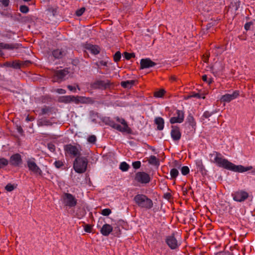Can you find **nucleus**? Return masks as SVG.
Segmentation results:
<instances>
[{
  "label": "nucleus",
  "instance_id": "obj_1",
  "mask_svg": "<svg viewBox=\"0 0 255 255\" xmlns=\"http://www.w3.org/2000/svg\"><path fill=\"white\" fill-rule=\"evenodd\" d=\"M215 152L216 156L212 162L215 163L220 167L239 173L245 172L253 169L252 166L245 167L242 165H235L228 159L223 158L220 153Z\"/></svg>",
  "mask_w": 255,
  "mask_h": 255
},
{
  "label": "nucleus",
  "instance_id": "obj_2",
  "mask_svg": "<svg viewBox=\"0 0 255 255\" xmlns=\"http://www.w3.org/2000/svg\"><path fill=\"white\" fill-rule=\"evenodd\" d=\"M133 200L138 207L146 210L151 209L153 206L152 200L145 194H137L134 197Z\"/></svg>",
  "mask_w": 255,
  "mask_h": 255
},
{
  "label": "nucleus",
  "instance_id": "obj_3",
  "mask_svg": "<svg viewBox=\"0 0 255 255\" xmlns=\"http://www.w3.org/2000/svg\"><path fill=\"white\" fill-rule=\"evenodd\" d=\"M88 163V158L80 155L75 158L73 162V169L78 173H83L87 170Z\"/></svg>",
  "mask_w": 255,
  "mask_h": 255
},
{
  "label": "nucleus",
  "instance_id": "obj_4",
  "mask_svg": "<svg viewBox=\"0 0 255 255\" xmlns=\"http://www.w3.org/2000/svg\"><path fill=\"white\" fill-rule=\"evenodd\" d=\"M77 146L73 145L71 144H67L64 145V150L66 155H68L70 156L74 157L76 158L80 155H81V151L79 148H81V146L77 144Z\"/></svg>",
  "mask_w": 255,
  "mask_h": 255
},
{
  "label": "nucleus",
  "instance_id": "obj_5",
  "mask_svg": "<svg viewBox=\"0 0 255 255\" xmlns=\"http://www.w3.org/2000/svg\"><path fill=\"white\" fill-rule=\"evenodd\" d=\"M111 85V83L109 80H107L106 81L97 80L90 84V88L93 90H106L110 88Z\"/></svg>",
  "mask_w": 255,
  "mask_h": 255
},
{
  "label": "nucleus",
  "instance_id": "obj_6",
  "mask_svg": "<svg viewBox=\"0 0 255 255\" xmlns=\"http://www.w3.org/2000/svg\"><path fill=\"white\" fill-rule=\"evenodd\" d=\"M62 199L64 205L70 208L75 207L77 204V200L74 195L70 193H64Z\"/></svg>",
  "mask_w": 255,
  "mask_h": 255
},
{
  "label": "nucleus",
  "instance_id": "obj_7",
  "mask_svg": "<svg viewBox=\"0 0 255 255\" xmlns=\"http://www.w3.org/2000/svg\"><path fill=\"white\" fill-rule=\"evenodd\" d=\"M134 180L139 183L146 184L150 182L151 178L148 173L144 171H139L135 173Z\"/></svg>",
  "mask_w": 255,
  "mask_h": 255
},
{
  "label": "nucleus",
  "instance_id": "obj_8",
  "mask_svg": "<svg viewBox=\"0 0 255 255\" xmlns=\"http://www.w3.org/2000/svg\"><path fill=\"white\" fill-rule=\"evenodd\" d=\"M233 200L239 202H242L247 199L249 196V193L243 190H239L232 194Z\"/></svg>",
  "mask_w": 255,
  "mask_h": 255
},
{
  "label": "nucleus",
  "instance_id": "obj_9",
  "mask_svg": "<svg viewBox=\"0 0 255 255\" xmlns=\"http://www.w3.org/2000/svg\"><path fill=\"white\" fill-rule=\"evenodd\" d=\"M165 242L171 250H176L181 245L175 238L174 233H173L170 236H167Z\"/></svg>",
  "mask_w": 255,
  "mask_h": 255
},
{
  "label": "nucleus",
  "instance_id": "obj_10",
  "mask_svg": "<svg viewBox=\"0 0 255 255\" xmlns=\"http://www.w3.org/2000/svg\"><path fill=\"white\" fill-rule=\"evenodd\" d=\"M32 160L29 159L27 161V165L28 169L32 172L34 174L39 176L42 175V171L41 169L37 166L36 163L33 161L35 160L34 158H32Z\"/></svg>",
  "mask_w": 255,
  "mask_h": 255
},
{
  "label": "nucleus",
  "instance_id": "obj_11",
  "mask_svg": "<svg viewBox=\"0 0 255 255\" xmlns=\"http://www.w3.org/2000/svg\"><path fill=\"white\" fill-rule=\"evenodd\" d=\"M8 162L11 166L19 167L22 163L21 156L19 153L13 154L10 157Z\"/></svg>",
  "mask_w": 255,
  "mask_h": 255
},
{
  "label": "nucleus",
  "instance_id": "obj_12",
  "mask_svg": "<svg viewBox=\"0 0 255 255\" xmlns=\"http://www.w3.org/2000/svg\"><path fill=\"white\" fill-rule=\"evenodd\" d=\"M17 21L21 23H31L34 22L35 17L32 15L22 16L20 13L17 14Z\"/></svg>",
  "mask_w": 255,
  "mask_h": 255
},
{
  "label": "nucleus",
  "instance_id": "obj_13",
  "mask_svg": "<svg viewBox=\"0 0 255 255\" xmlns=\"http://www.w3.org/2000/svg\"><path fill=\"white\" fill-rule=\"evenodd\" d=\"M83 47L89 50L92 54L97 55L100 53L101 48L98 45H93L90 43L86 42L83 45Z\"/></svg>",
  "mask_w": 255,
  "mask_h": 255
},
{
  "label": "nucleus",
  "instance_id": "obj_14",
  "mask_svg": "<svg viewBox=\"0 0 255 255\" xmlns=\"http://www.w3.org/2000/svg\"><path fill=\"white\" fill-rule=\"evenodd\" d=\"M156 65V63L152 61L149 58L141 59L140 62V69L149 68L155 66Z\"/></svg>",
  "mask_w": 255,
  "mask_h": 255
},
{
  "label": "nucleus",
  "instance_id": "obj_15",
  "mask_svg": "<svg viewBox=\"0 0 255 255\" xmlns=\"http://www.w3.org/2000/svg\"><path fill=\"white\" fill-rule=\"evenodd\" d=\"M240 95V91L236 90L232 94H226L222 96L220 99L221 102H230L232 100L237 98Z\"/></svg>",
  "mask_w": 255,
  "mask_h": 255
},
{
  "label": "nucleus",
  "instance_id": "obj_16",
  "mask_svg": "<svg viewBox=\"0 0 255 255\" xmlns=\"http://www.w3.org/2000/svg\"><path fill=\"white\" fill-rule=\"evenodd\" d=\"M171 136L174 141L179 140L181 137V133L179 127L177 126H171Z\"/></svg>",
  "mask_w": 255,
  "mask_h": 255
},
{
  "label": "nucleus",
  "instance_id": "obj_17",
  "mask_svg": "<svg viewBox=\"0 0 255 255\" xmlns=\"http://www.w3.org/2000/svg\"><path fill=\"white\" fill-rule=\"evenodd\" d=\"M22 47V44L20 43H11L7 44L2 42L0 43V47L1 49L13 50L17 49Z\"/></svg>",
  "mask_w": 255,
  "mask_h": 255
},
{
  "label": "nucleus",
  "instance_id": "obj_18",
  "mask_svg": "<svg viewBox=\"0 0 255 255\" xmlns=\"http://www.w3.org/2000/svg\"><path fill=\"white\" fill-rule=\"evenodd\" d=\"M113 231V227L110 224H104L100 230L101 234L104 236H108Z\"/></svg>",
  "mask_w": 255,
  "mask_h": 255
},
{
  "label": "nucleus",
  "instance_id": "obj_19",
  "mask_svg": "<svg viewBox=\"0 0 255 255\" xmlns=\"http://www.w3.org/2000/svg\"><path fill=\"white\" fill-rule=\"evenodd\" d=\"M224 67L222 66L220 62H216L215 66H211L210 67V69L211 72L216 76L218 73L223 70Z\"/></svg>",
  "mask_w": 255,
  "mask_h": 255
},
{
  "label": "nucleus",
  "instance_id": "obj_20",
  "mask_svg": "<svg viewBox=\"0 0 255 255\" xmlns=\"http://www.w3.org/2000/svg\"><path fill=\"white\" fill-rule=\"evenodd\" d=\"M137 82V81L135 80L123 81L121 82V86L124 89H130Z\"/></svg>",
  "mask_w": 255,
  "mask_h": 255
},
{
  "label": "nucleus",
  "instance_id": "obj_21",
  "mask_svg": "<svg viewBox=\"0 0 255 255\" xmlns=\"http://www.w3.org/2000/svg\"><path fill=\"white\" fill-rule=\"evenodd\" d=\"M196 165L198 171H199L203 176H205L207 174V170L203 165L201 159L197 160L196 161Z\"/></svg>",
  "mask_w": 255,
  "mask_h": 255
},
{
  "label": "nucleus",
  "instance_id": "obj_22",
  "mask_svg": "<svg viewBox=\"0 0 255 255\" xmlns=\"http://www.w3.org/2000/svg\"><path fill=\"white\" fill-rule=\"evenodd\" d=\"M66 54V52L62 49H56L52 51V55L55 59H61Z\"/></svg>",
  "mask_w": 255,
  "mask_h": 255
},
{
  "label": "nucleus",
  "instance_id": "obj_23",
  "mask_svg": "<svg viewBox=\"0 0 255 255\" xmlns=\"http://www.w3.org/2000/svg\"><path fill=\"white\" fill-rule=\"evenodd\" d=\"M81 99V104H93L95 103H97L98 104H101V103L100 101H96L95 99L92 97H86L84 96H81L80 98Z\"/></svg>",
  "mask_w": 255,
  "mask_h": 255
},
{
  "label": "nucleus",
  "instance_id": "obj_24",
  "mask_svg": "<svg viewBox=\"0 0 255 255\" xmlns=\"http://www.w3.org/2000/svg\"><path fill=\"white\" fill-rule=\"evenodd\" d=\"M154 124L157 126V129L162 130L164 127V120L161 117H156L154 120Z\"/></svg>",
  "mask_w": 255,
  "mask_h": 255
},
{
  "label": "nucleus",
  "instance_id": "obj_25",
  "mask_svg": "<svg viewBox=\"0 0 255 255\" xmlns=\"http://www.w3.org/2000/svg\"><path fill=\"white\" fill-rule=\"evenodd\" d=\"M72 95L60 96L58 102L61 103L68 104L72 102Z\"/></svg>",
  "mask_w": 255,
  "mask_h": 255
},
{
  "label": "nucleus",
  "instance_id": "obj_26",
  "mask_svg": "<svg viewBox=\"0 0 255 255\" xmlns=\"http://www.w3.org/2000/svg\"><path fill=\"white\" fill-rule=\"evenodd\" d=\"M69 73L68 71L65 69L57 71L55 76L58 80L63 79Z\"/></svg>",
  "mask_w": 255,
  "mask_h": 255
},
{
  "label": "nucleus",
  "instance_id": "obj_27",
  "mask_svg": "<svg viewBox=\"0 0 255 255\" xmlns=\"http://www.w3.org/2000/svg\"><path fill=\"white\" fill-rule=\"evenodd\" d=\"M121 124L124 126L122 132H126L128 134H132V130L128 126L125 119H122Z\"/></svg>",
  "mask_w": 255,
  "mask_h": 255
},
{
  "label": "nucleus",
  "instance_id": "obj_28",
  "mask_svg": "<svg viewBox=\"0 0 255 255\" xmlns=\"http://www.w3.org/2000/svg\"><path fill=\"white\" fill-rule=\"evenodd\" d=\"M186 120L187 122L189 123V125L192 127V128H193L194 130H195L196 127V123L195 121L194 117H193L191 113H190L188 115Z\"/></svg>",
  "mask_w": 255,
  "mask_h": 255
},
{
  "label": "nucleus",
  "instance_id": "obj_29",
  "mask_svg": "<svg viewBox=\"0 0 255 255\" xmlns=\"http://www.w3.org/2000/svg\"><path fill=\"white\" fill-rule=\"evenodd\" d=\"M54 109L53 107L44 105L41 110L40 115H44L51 113Z\"/></svg>",
  "mask_w": 255,
  "mask_h": 255
},
{
  "label": "nucleus",
  "instance_id": "obj_30",
  "mask_svg": "<svg viewBox=\"0 0 255 255\" xmlns=\"http://www.w3.org/2000/svg\"><path fill=\"white\" fill-rule=\"evenodd\" d=\"M37 125L39 127H42L44 126H51L53 125V124L49 120H47L46 119H42L37 121Z\"/></svg>",
  "mask_w": 255,
  "mask_h": 255
},
{
  "label": "nucleus",
  "instance_id": "obj_31",
  "mask_svg": "<svg viewBox=\"0 0 255 255\" xmlns=\"http://www.w3.org/2000/svg\"><path fill=\"white\" fill-rule=\"evenodd\" d=\"M150 164L158 166L160 164L159 159L157 158L154 155H151L148 160Z\"/></svg>",
  "mask_w": 255,
  "mask_h": 255
},
{
  "label": "nucleus",
  "instance_id": "obj_32",
  "mask_svg": "<svg viewBox=\"0 0 255 255\" xmlns=\"http://www.w3.org/2000/svg\"><path fill=\"white\" fill-rule=\"evenodd\" d=\"M54 165L55 167L58 169L64 170L66 168L64 164V162L62 160H55L54 162Z\"/></svg>",
  "mask_w": 255,
  "mask_h": 255
},
{
  "label": "nucleus",
  "instance_id": "obj_33",
  "mask_svg": "<svg viewBox=\"0 0 255 255\" xmlns=\"http://www.w3.org/2000/svg\"><path fill=\"white\" fill-rule=\"evenodd\" d=\"M99 113L94 111H90L89 112V116L91 121L95 123H97V119L99 117Z\"/></svg>",
  "mask_w": 255,
  "mask_h": 255
},
{
  "label": "nucleus",
  "instance_id": "obj_34",
  "mask_svg": "<svg viewBox=\"0 0 255 255\" xmlns=\"http://www.w3.org/2000/svg\"><path fill=\"white\" fill-rule=\"evenodd\" d=\"M86 214V211L84 208H79L76 212V217L78 219H81Z\"/></svg>",
  "mask_w": 255,
  "mask_h": 255
},
{
  "label": "nucleus",
  "instance_id": "obj_35",
  "mask_svg": "<svg viewBox=\"0 0 255 255\" xmlns=\"http://www.w3.org/2000/svg\"><path fill=\"white\" fill-rule=\"evenodd\" d=\"M102 121L105 123L106 125H108L112 128L115 125V122L112 120L109 117H104L102 119Z\"/></svg>",
  "mask_w": 255,
  "mask_h": 255
},
{
  "label": "nucleus",
  "instance_id": "obj_36",
  "mask_svg": "<svg viewBox=\"0 0 255 255\" xmlns=\"http://www.w3.org/2000/svg\"><path fill=\"white\" fill-rule=\"evenodd\" d=\"M11 68L14 69H19L21 68V61L20 60H13L11 62Z\"/></svg>",
  "mask_w": 255,
  "mask_h": 255
},
{
  "label": "nucleus",
  "instance_id": "obj_37",
  "mask_svg": "<svg viewBox=\"0 0 255 255\" xmlns=\"http://www.w3.org/2000/svg\"><path fill=\"white\" fill-rule=\"evenodd\" d=\"M170 174L171 176L170 179H175L179 174V171L177 169L174 168L171 169Z\"/></svg>",
  "mask_w": 255,
  "mask_h": 255
},
{
  "label": "nucleus",
  "instance_id": "obj_38",
  "mask_svg": "<svg viewBox=\"0 0 255 255\" xmlns=\"http://www.w3.org/2000/svg\"><path fill=\"white\" fill-rule=\"evenodd\" d=\"M166 93L163 89H161L158 91L154 92L153 96L156 98H162Z\"/></svg>",
  "mask_w": 255,
  "mask_h": 255
},
{
  "label": "nucleus",
  "instance_id": "obj_39",
  "mask_svg": "<svg viewBox=\"0 0 255 255\" xmlns=\"http://www.w3.org/2000/svg\"><path fill=\"white\" fill-rule=\"evenodd\" d=\"M8 163V160L7 159L4 157H0V169L6 166Z\"/></svg>",
  "mask_w": 255,
  "mask_h": 255
},
{
  "label": "nucleus",
  "instance_id": "obj_40",
  "mask_svg": "<svg viewBox=\"0 0 255 255\" xmlns=\"http://www.w3.org/2000/svg\"><path fill=\"white\" fill-rule=\"evenodd\" d=\"M129 167V165L126 162H122L120 165V169L122 171H127Z\"/></svg>",
  "mask_w": 255,
  "mask_h": 255
},
{
  "label": "nucleus",
  "instance_id": "obj_41",
  "mask_svg": "<svg viewBox=\"0 0 255 255\" xmlns=\"http://www.w3.org/2000/svg\"><path fill=\"white\" fill-rule=\"evenodd\" d=\"M123 56L126 60H129L131 58H134L135 57V54L134 53H129L128 52H125L123 53Z\"/></svg>",
  "mask_w": 255,
  "mask_h": 255
},
{
  "label": "nucleus",
  "instance_id": "obj_42",
  "mask_svg": "<svg viewBox=\"0 0 255 255\" xmlns=\"http://www.w3.org/2000/svg\"><path fill=\"white\" fill-rule=\"evenodd\" d=\"M255 21V19H254L251 21L247 22L245 23L244 25V28L246 31H248L251 30L252 28V26L254 25V22Z\"/></svg>",
  "mask_w": 255,
  "mask_h": 255
},
{
  "label": "nucleus",
  "instance_id": "obj_43",
  "mask_svg": "<svg viewBox=\"0 0 255 255\" xmlns=\"http://www.w3.org/2000/svg\"><path fill=\"white\" fill-rule=\"evenodd\" d=\"M83 224H84V230L85 232L88 233L92 232L93 225L90 224H86L84 222L83 223Z\"/></svg>",
  "mask_w": 255,
  "mask_h": 255
},
{
  "label": "nucleus",
  "instance_id": "obj_44",
  "mask_svg": "<svg viewBox=\"0 0 255 255\" xmlns=\"http://www.w3.org/2000/svg\"><path fill=\"white\" fill-rule=\"evenodd\" d=\"M218 112V111L217 110H215L214 111H213L212 112H209V111H205L203 115V117L204 118H206V119H208L210 117H211L212 115L215 114L216 113H217Z\"/></svg>",
  "mask_w": 255,
  "mask_h": 255
},
{
  "label": "nucleus",
  "instance_id": "obj_45",
  "mask_svg": "<svg viewBox=\"0 0 255 255\" xmlns=\"http://www.w3.org/2000/svg\"><path fill=\"white\" fill-rule=\"evenodd\" d=\"M113 58L115 62H118L120 61L121 58V53L120 51H117L113 55Z\"/></svg>",
  "mask_w": 255,
  "mask_h": 255
},
{
  "label": "nucleus",
  "instance_id": "obj_46",
  "mask_svg": "<svg viewBox=\"0 0 255 255\" xmlns=\"http://www.w3.org/2000/svg\"><path fill=\"white\" fill-rule=\"evenodd\" d=\"M180 120L181 119H179L177 117H173L170 119L169 122L171 124H174L175 123H182V122Z\"/></svg>",
  "mask_w": 255,
  "mask_h": 255
},
{
  "label": "nucleus",
  "instance_id": "obj_47",
  "mask_svg": "<svg viewBox=\"0 0 255 255\" xmlns=\"http://www.w3.org/2000/svg\"><path fill=\"white\" fill-rule=\"evenodd\" d=\"M16 188V185H14V184H12L11 183H8L5 186V189L8 192H11V191H13Z\"/></svg>",
  "mask_w": 255,
  "mask_h": 255
},
{
  "label": "nucleus",
  "instance_id": "obj_48",
  "mask_svg": "<svg viewBox=\"0 0 255 255\" xmlns=\"http://www.w3.org/2000/svg\"><path fill=\"white\" fill-rule=\"evenodd\" d=\"M180 170L181 172V173L183 175H186L188 174H189L190 169L187 166H184L183 167H181L180 168Z\"/></svg>",
  "mask_w": 255,
  "mask_h": 255
},
{
  "label": "nucleus",
  "instance_id": "obj_49",
  "mask_svg": "<svg viewBox=\"0 0 255 255\" xmlns=\"http://www.w3.org/2000/svg\"><path fill=\"white\" fill-rule=\"evenodd\" d=\"M72 102H74L76 104H79L80 103L81 104V99L80 98L81 96H74L72 95Z\"/></svg>",
  "mask_w": 255,
  "mask_h": 255
},
{
  "label": "nucleus",
  "instance_id": "obj_50",
  "mask_svg": "<svg viewBox=\"0 0 255 255\" xmlns=\"http://www.w3.org/2000/svg\"><path fill=\"white\" fill-rule=\"evenodd\" d=\"M19 10L23 13H27L28 12L29 8L25 5H21L19 6Z\"/></svg>",
  "mask_w": 255,
  "mask_h": 255
},
{
  "label": "nucleus",
  "instance_id": "obj_51",
  "mask_svg": "<svg viewBox=\"0 0 255 255\" xmlns=\"http://www.w3.org/2000/svg\"><path fill=\"white\" fill-rule=\"evenodd\" d=\"M189 98H197L198 99H205V96H202V95L199 93H196L194 92H192L191 94L188 96Z\"/></svg>",
  "mask_w": 255,
  "mask_h": 255
},
{
  "label": "nucleus",
  "instance_id": "obj_52",
  "mask_svg": "<svg viewBox=\"0 0 255 255\" xmlns=\"http://www.w3.org/2000/svg\"><path fill=\"white\" fill-rule=\"evenodd\" d=\"M176 114L177 115V117L179 119H181V121L183 122L184 119V113L183 111L177 110Z\"/></svg>",
  "mask_w": 255,
  "mask_h": 255
},
{
  "label": "nucleus",
  "instance_id": "obj_53",
  "mask_svg": "<svg viewBox=\"0 0 255 255\" xmlns=\"http://www.w3.org/2000/svg\"><path fill=\"white\" fill-rule=\"evenodd\" d=\"M112 213L111 209L109 208H106L101 211V214L104 216H108Z\"/></svg>",
  "mask_w": 255,
  "mask_h": 255
},
{
  "label": "nucleus",
  "instance_id": "obj_54",
  "mask_svg": "<svg viewBox=\"0 0 255 255\" xmlns=\"http://www.w3.org/2000/svg\"><path fill=\"white\" fill-rule=\"evenodd\" d=\"M231 4L233 6L235 7V10L237 11L240 7L241 1L240 0H234V3L232 2Z\"/></svg>",
  "mask_w": 255,
  "mask_h": 255
},
{
  "label": "nucleus",
  "instance_id": "obj_55",
  "mask_svg": "<svg viewBox=\"0 0 255 255\" xmlns=\"http://www.w3.org/2000/svg\"><path fill=\"white\" fill-rule=\"evenodd\" d=\"M87 140L89 143L94 144L97 140V137L95 135H91L88 137Z\"/></svg>",
  "mask_w": 255,
  "mask_h": 255
},
{
  "label": "nucleus",
  "instance_id": "obj_56",
  "mask_svg": "<svg viewBox=\"0 0 255 255\" xmlns=\"http://www.w3.org/2000/svg\"><path fill=\"white\" fill-rule=\"evenodd\" d=\"M113 230L114 231L115 236L117 237H119V236L121 234V231L120 228V226L117 225L116 227L113 228Z\"/></svg>",
  "mask_w": 255,
  "mask_h": 255
},
{
  "label": "nucleus",
  "instance_id": "obj_57",
  "mask_svg": "<svg viewBox=\"0 0 255 255\" xmlns=\"http://www.w3.org/2000/svg\"><path fill=\"white\" fill-rule=\"evenodd\" d=\"M86 10L85 7H82L76 11L75 14L77 16H81Z\"/></svg>",
  "mask_w": 255,
  "mask_h": 255
},
{
  "label": "nucleus",
  "instance_id": "obj_58",
  "mask_svg": "<svg viewBox=\"0 0 255 255\" xmlns=\"http://www.w3.org/2000/svg\"><path fill=\"white\" fill-rule=\"evenodd\" d=\"M132 166L135 169H138L141 167V162L140 161H136L132 163Z\"/></svg>",
  "mask_w": 255,
  "mask_h": 255
},
{
  "label": "nucleus",
  "instance_id": "obj_59",
  "mask_svg": "<svg viewBox=\"0 0 255 255\" xmlns=\"http://www.w3.org/2000/svg\"><path fill=\"white\" fill-rule=\"evenodd\" d=\"M173 166L174 167H175V168H176V169H180V168L182 167L181 162L179 160H174L173 162Z\"/></svg>",
  "mask_w": 255,
  "mask_h": 255
},
{
  "label": "nucleus",
  "instance_id": "obj_60",
  "mask_svg": "<svg viewBox=\"0 0 255 255\" xmlns=\"http://www.w3.org/2000/svg\"><path fill=\"white\" fill-rule=\"evenodd\" d=\"M32 63V62L30 60H25L23 61H21V68L22 67H28Z\"/></svg>",
  "mask_w": 255,
  "mask_h": 255
},
{
  "label": "nucleus",
  "instance_id": "obj_61",
  "mask_svg": "<svg viewBox=\"0 0 255 255\" xmlns=\"http://www.w3.org/2000/svg\"><path fill=\"white\" fill-rule=\"evenodd\" d=\"M47 147L51 152H54L55 151V146L52 142L47 144Z\"/></svg>",
  "mask_w": 255,
  "mask_h": 255
},
{
  "label": "nucleus",
  "instance_id": "obj_62",
  "mask_svg": "<svg viewBox=\"0 0 255 255\" xmlns=\"http://www.w3.org/2000/svg\"><path fill=\"white\" fill-rule=\"evenodd\" d=\"M16 129L17 132L20 134L21 136H24V132L20 125H16Z\"/></svg>",
  "mask_w": 255,
  "mask_h": 255
},
{
  "label": "nucleus",
  "instance_id": "obj_63",
  "mask_svg": "<svg viewBox=\"0 0 255 255\" xmlns=\"http://www.w3.org/2000/svg\"><path fill=\"white\" fill-rule=\"evenodd\" d=\"M215 25V23L214 22H210V23H208L207 25H206V27L205 28V29H206V30H207L209 32H212L213 33L214 32L212 31L211 30V28H212L213 26H214Z\"/></svg>",
  "mask_w": 255,
  "mask_h": 255
},
{
  "label": "nucleus",
  "instance_id": "obj_64",
  "mask_svg": "<svg viewBox=\"0 0 255 255\" xmlns=\"http://www.w3.org/2000/svg\"><path fill=\"white\" fill-rule=\"evenodd\" d=\"M216 255H234L233 253L229 251L226 252H219L216 253Z\"/></svg>",
  "mask_w": 255,
  "mask_h": 255
}]
</instances>
